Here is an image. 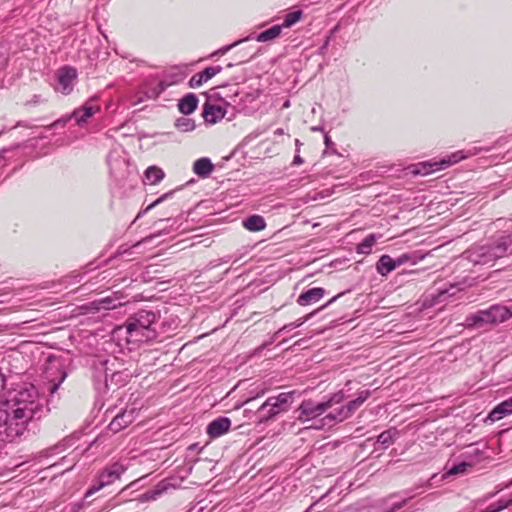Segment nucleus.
I'll list each match as a JSON object with an SVG mask.
<instances>
[{
  "label": "nucleus",
  "instance_id": "obj_1",
  "mask_svg": "<svg viewBox=\"0 0 512 512\" xmlns=\"http://www.w3.org/2000/svg\"><path fill=\"white\" fill-rule=\"evenodd\" d=\"M48 412L46 401L32 384L8 390L0 400V441L12 442L27 431L29 423Z\"/></svg>",
  "mask_w": 512,
  "mask_h": 512
},
{
  "label": "nucleus",
  "instance_id": "obj_2",
  "mask_svg": "<svg viewBox=\"0 0 512 512\" xmlns=\"http://www.w3.org/2000/svg\"><path fill=\"white\" fill-rule=\"evenodd\" d=\"M157 314L153 311L141 310L130 316L124 325L114 329L115 338L124 339L128 345H139L156 338L155 324Z\"/></svg>",
  "mask_w": 512,
  "mask_h": 512
},
{
  "label": "nucleus",
  "instance_id": "obj_3",
  "mask_svg": "<svg viewBox=\"0 0 512 512\" xmlns=\"http://www.w3.org/2000/svg\"><path fill=\"white\" fill-rule=\"evenodd\" d=\"M512 255V231L502 234L490 243L470 248L465 257L473 264L492 266L498 259Z\"/></svg>",
  "mask_w": 512,
  "mask_h": 512
},
{
  "label": "nucleus",
  "instance_id": "obj_4",
  "mask_svg": "<svg viewBox=\"0 0 512 512\" xmlns=\"http://www.w3.org/2000/svg\"><path fill=\"white\" fill-rule=\"evenodd\" d=\"M481 151H489L488 148L471 147L466 150H458L440 160L423 161L411 165L408 169L415 175H428L430 173L447 169L453 164L479 154Z\"/></svg>",
  "mask_w": 512,
  "mask_h": 512
},
{
  "label": "nucleus",
  "instance_id": "obj_5",
  "mask_svg": "<svg viewBox=\"0 0 512 512\" xmlns=\"http://www.w3.org/2000/svg\"><path fill=\"white\" fill-rule=\"evenodd\" d=\"M370 395L371 392L369 390L360 391L355 399L349 401L346 405L326 413L323 417L318 419L315 424L308 426V428L320 430L330 428L337 423L343 422L344 420L348 419L357 409H359L370 397Z\"/></svg>",
  "mask_w": 512,
  "mask_h": 512
},
{
  "label": "nucleus",
  "instance_id": "obj_6",
  "mask_svg": "<svg viewBox=\"0 0 512 512\" xmlns=\"http://www.w3.org/2000/svg\"><path fill=\"white\" fill-rule=\"evenodd\" d=\"M346 399L344 391L340 390L332 394L328 400L323 402H316L312 399L303 400L298 407L297 419L301 423H306L311 420H317L323 416L329 409L335 405L341 404Z\"/></svg>",
  "mask_w": 512,
  "mask_h": 512
},
{
  "label": "nucleus",
  "instance_id": "obj_7",
  "mask_svg": "<svg viewBox=\"0 0 512 512\" xmlns=\"http://www.w3.org/2000/svg\"><path fill=\"white\" fill-rule=\"evenodd\" d=\"M294 395V391H289L269 397L255 412L256 421L264 423L278 414L288 411L294 401Z\"/></svg>",
  "mask_w": 512,
  "mask_h": 512
},
{
  "label": "nucleus",
  "instance_id": "obj_8",
  "mask_svg": "<svg viewBox=\"0 0 512 512\" xmlns=\"http://www.w3.org/2000/svg\"><path fill=\"white\" fill-rule=\"evenodd\" d=\"M511 317L512 311L510 308L497 304L467 316L465 322L468 327H483L487 324L504 322Z\"/></svg>",
  "mask_w": 512,
  "mask_h": 512
},
{
  "label": "nucleus",
  "instance_id": "obj_9",
  "mask_svg": "<svg viewBox=\"0 0 512 512\" xmlns=\"http://www.w3.org/2000/svg\"><path fill=\"white\" fill-rule=\"evenodd\" d=\"M98 112H100L98 99L97 97H91L81 107L75 109L69 116L66 118L58 119L52 123L50 126H48V129L58 126L64 127L66 123L71 119H74L78 126H83L92 116Z\"/></svg>",
  "mask_w": 512,
  "mask_h": 512
},
{
  "label": "nucleus",
  "instance_id": "obj_10",
  "mask_svg": "<svg viewBox=\"0 0 512 512\" xmlns=\"http://www.w3.org/2000/svg\"><path fill=\"white\" fill-rule=\"evenodd\" d=\"M127 470V466L120 461H116L106 466L98 475V484L92 486L86 493V496L92 495L103 487L119 480L122 474Z\"/></svg>",
  "mask_w": 512,
  "mask_h": 512
},
{
  "label": "nucleus",
  "instance_id": "obj_11",
  "mask_svg": "<svg viewBox=\"0 0 512 512\" xmlns=\"http://www.w3.org/2000/svg\"><path fill=\"white\" fill-rule=\"evenodd\" d=\"M77 70L71 66H64L57 71L55 90L63 95H68L73 91Z\"/></svg>",
  "mask_w": 512,
  "mask_h": 512
},
{
  "label": "nucleus",
  "instance_id": "obj_12",
  "mask_svg": "<svg viewBox=\"0 0 512 512\" xmlns=\"http://www.w3.org/2000/svg\"><path fill=\"white\" fill-rule=\"evenodd\" d=\"M66 376L67 374L60 364H52L46 368L45 378L51 383L49 387V391L51 394H54L58 390L62 382L65 380Z\"/></svg>",
  "mask_w": 512,
  "mask_h": 512
},
{
  "label": "nucleus",
  "instance_id": "obj_13",
  "mask_svg": "<svg viewBox=\"0 0 512 512\" xmlns=\"http://www.w3.org/2000/svg\"><path fill=\"white\" fill-rule=\"evenodd\" d=\"M122 293L115 292L111 296L97 299L91 303V307L97 311L112 310L124 305L127 301H123Z\"/></svg>",
  "mask_w": 512,
  "mask_h": 512
},
{
  "label": "nucleus",
  "instance_id": "obj_14",
  "mask_svg": "<svg viewBox=\"0 0 512 512\" xmlns=\"http://www.w3.org/2000/svg\"><path fill=\"white\" fill-rule=\"evenodd\" d=\"M136 417V409L131 408L130 410H124L120 413H118L110 422L108 428L114 433L119 432L120 430L127 427L129 424H131Z\"/></svg>",
  "mask_w": 512,
  "mask_h": 512
},
{
  "label": "nucleus",
  "instance_id": "obj_15",
  "mask_svg": "<svg viewBox=\"0 0 512 512\" xmlns=\"http://www.w3.org/2000/svg\"><path fill=\"white\" fill-rule=\"evenodd\" d=\"M230 427L231 420L228 417H218L208 424L206 432L211 439H215L226 434Z\"/></svg>",
  "mask_w": 512,
  "mask_h": 512
},
{
  "label": "nucleus",
  "instance_id": "obj_16",
  "mask_svg": "<svg viewBox=\"0 0 512 512\" xmlns=\"http://www.w3.org/2000/svg\"><path fill=\"white\" fill-rule=\"evenodd\" d=\"M222 71L221 66L207 67L202 72L194 74L189 80V86L191 88H198L203 83L210 80L212 77Z\"/></svg>",
  "mask_w": 512,
  "mask_h": 512
},
{
  "label": "nucleus",
  "instance_id": "obj_17",
  "mask_svg": "<svg viewBox=\"0 0 512 512\" xmlns=\"http://www.w3.org/2000/svg\"><path fill=\"white\" fill-rule=\"evenodd\" d=\"M325 295V290L321 287L311 288L301 293L296 302L300 306H308L317 303Z\"/></svg>",
  "mask_w": 512,
  "mask_h": 512
},
{
  "label": "nucleus",
  "instance_id": "obj_18",
  "mask_svg": "<svg viewBox=\"0 0 512 512\" xmlns=\"http://www.w3.org/2000/svg\"><path fill=\"white\" fill-rule=\"evenodd\" d=\"M226 110L220 105L204 104L203 117L209 124H215L225 117Z\"/></svg>",
  "mask_w": 512,
  "mask_h": 512
},
{
  "label": "nucleus",
  "instance_id": "obj_19",
  "mask_svg": "<svg viewBox=\"0 0 512 512\" xmlns=\"http://www.w3.org/2000/svg\"><path fill=\"white\" fill-rule=\"evenodd\" d=\"M512 414V397L502 401L488 414L487 419L491 422L498 421L505 416Z\"/></svg>",
  "mask_w": 512,
  "mask_h": 512
},
{
  "label": "nucleus",
  "instance_id": "obj_20",
  "mask_svg": "<svg viewBox=\"0 0 512 512\" xmlns=\"http://www.w3.org/2000/svg\"><path fill=\"white\" fill-rule=\"evenodd\" d=\"M214 170V165L207 157L197 159L193 164V172L200 178L208 177Z\"/></svg>",
  "mask_w": 512,
  "mask_h": 512
},
{
  "label": "nucleus",
  "instance_id": "obj_21",
  "mask_svg": "<svg viewBox=\"0 0 512 512\" xmlns=\"http://www.w3.org/2000/svg\"><path fill=\"white\" fill-rule=\"evenodd\" d=\"M198 98L194 93H188L178 102V109L184 115H189L196 110Z\"/></svg>",
  "mask_w": 512,
  "mask_h": 512
},
{
  "label": "nucleus",
  "instance_id": "obj_22",
  "mask_svg": "<svg viewBox=\"0 0 512 512\" xmlns=\"http://www.w3.org/2000/svg\"><path fill=\"white\" fill-rule=\"evenodd\" d=\"M398 267L396 259L389 255H382L376 263V270L381 276H387Z\"/></svg>",
  "mask_w": 512,
  "mask_h": 512
},
{
  "label": "nucleus",
  "instance_id": "obj_23",
  "mask_svg": "<svg viewBox=\"0 0 512 512\" xmlns=\"http://www.w3.org/2000/svg\"><path fill=\"white\" fill-rule=\"evenodd\" d=\"M341 295H342V293H341V294H338V295H336V296H334V297H333L332 299H330L326 304H324L322 307H320V308L318 309V311H319V310H323L324 308L328 307L330 304H332V303H333V302H334V301H335L339 296H341ZM316 312H317V310H316V311H314V312H312V313H310V314H308V315H306V316H304V317H302V318L297 319L296 321H294V322H292V323H289V324H287V325H284V326H283V327L278 331V333H281L282 331H286V330H287V331H289V330H292V329H295V328H298V327L302 326V325H303L307 320H309V319H310V318H311V317H312Z\"/></svg>",
  "mask_w": 512,
  "mask_h": 512
},
{
  "label": "nucleus",
  "instance_id": "obj_24",
  "mask_svg": "<svg viewBox=\"0 0 512 512\" xmlns=\"http://www.w3.org/2000/svg\"><path fill=\"white\" fill-rule=\"evenodd\" d=\"M164 171L157 166H150L144 172V183L156 185L163 180Z\"/></svg>",
  "mask_w": 512,
  "mask_h": 512
},
{
  "label": "nucleus",
  "instance_id": "obj_25",
  "mask_svg": "<svg viewBox=\"0 0 512 512\" xmlns=\"http://www.w3.org/2000/svg\"><path fill=\"white\" fill-rule=\"evenodd\" d=\"M243 226L252 232H258L266 227L265 219L260 215H251L243 221Z\"/></svg>",
  "mask_w": 512,
  "mask_h": 512
},
{
  "label": "nucleus",
  "instance_id": "obj_26",
  "mask_svg": "<svg viewBox=\"0 0 512 512\" xmlns=\"http://www.w3.org/2000/svg\"><path fill=\"white\" fill-rule=\"evenodd\" d=\"M399 437V431L396 428H390L383 431L378 437L377 442L380 443L384 448L389 447Z\"/></svg>",
  "mask_w": 512,
  "mask_h": 512
},
{
  "label": "nucleus",
  "instance_id": "obj_27",
  "mask_svg": "<svg viewBox=\"0 0 512 512\" xmlns=\"http://www.w3.org/2000/svg\"><path fill=\"white\" fill-rule=\"evenodd\" d=\"M425 258V254H422L420 251H414L411 253H404L400 255L398 258H396V264H398V267L406 264L411 263L413 265L417 264L421 260Z\"/></svg>",
  "mask_w": 512,
  "mask_h": 512
},
{
  "label": "nucleus",
  "instance_id": "obj_28",
  "mask_svg": "<svg viewBox=\"0 0 512 512\" xmlns=\"http://www.w3.org/2000/svg\"><path fill=\"white\" fill-rule=\"evenodd\" d=\"M281 30H282V26L274 25V26L270 27L269 29L259 33L255 39L258 42H267V41L273 40L280 35Z\"/></svg>",
  "mask_w": 512,
  "mask_h": 512
},
{
  "label": "nucleus",
  "instance_id": "obj_29",
  "mask_svg": "<svg viewBox=\"0 0 512 512\" xmlns=\"http://www.w3.org/2000/svg\"><path fill=\"white\" fill-rule=\"evenodd\" d=\"M377 241V237L374 234H370L363 239L361 243L357 245L356 251L358 254L368 255L371 253L372 247Z\"/></svg>",
  "mask_w": 512,
  "mask_h": 512
},
{
  "label": "nucleus",
  "instance_id": "obj_30",
  "mask_svg": "<svg viewBox=\"0 0 512 512\" xmlns=\"http://www.w3.org/2000/svg\"><path fill=\"white\" fill-rule=\"evenodd\" d=\"M107 364L108 361L104 359H99L97 362L94 363L95 378H97L99 381H107L109 371Z\"/></svg>",
  "mask_w": 512,
  "mask_h": 512
},
{
  "label": "nucleus",
  "instance_id": "obj_31",
  "mask_svg": "<svg viewBox=\"0 0 512 512\" xmlns=\"http://www.w3.org/2000/svg\"><path fill=\"white\" fill-rule=\"evenodd\" d=\"M175 127L181 132H190L195 129L196 125L193 119L180 117L175 121Z\"/></svg>",
  "mask_w": 512,
  "mask_h": 512
},
{
  "label": "nucleus",
  "instance_id": "obj_32",
  "mask_svg": "<svg viewBox=\"0 0 512 512\" xmlns=\"http://www.w3.org/2000/svg\"><path fill=\"white\" fill-rule=\"evenodd\" d=\"M462 288L459 286V284H450L448 288L445 289H439L437 298L439 302L445 301L449 297L454 296L458 291H460Z\"/></svg>",
  "mask_w": 512,
  "mask_h": 512
},
{
  "label": "nucleus",
  "instance_id": "obj_33",
  "mask_svg": "<svg viewBox=\"0 0 512 512\" xmlns=\"http://www.w3.org/2000/svg\"><path fill=\"white\" fill-rule=\"evenodd\" d=\"M303 16V12L301 10H296L286 14L284 21L282 23V28H289L296 24Z\"/></svg>",
  "mask_w": 512,
  "mask_h": 512
},
{
  "label": "nucleus",
  "instance_id": "obj_34",
  "mask_svg": "<svg viewBox=\"0 0 512 512\" xmlns=\"http://www.w3.org/2000/svg\"><path fill=\"white\" fill-rule=\"evenodd\" d=\"M108 164H109V167H110V172L112 174H114L116 177H118L117 175V172L121 169V168H124V169H127L128 167V164L126 162L125 159H121V160H113L112 159V156H109L108 158Z\"/></svg>",
  "mask_w": 512,
  "mask_h": 512
},
{
  "label": "nucleus",
  "instance_id": "obj_35",
  "mask_svg": "<svg viewBox=\"0 0 512 512\" xmlns=\"http://www.w3.org/2000/svg\"><path fill=\"white\" fill-rule=\"evenodd\" d=\"M162 493V489H153L150 491L145 492L142 494L139 498L141 502L156 500L160 494Z\"/></svg>",
  "mask_w": 512,
  "mask_h": 512
},
{
  "label": "nucleus",
  "instance_id": "obj_36",
  "mask_svg": "<svg viewBox=\"0 0 512 512\" xmlns=\"http://www.w3.org/2000/svg\"><path fill=\"white\" fill-rule=\"evenodd\" d=\"M468 466H469V464H467L466 462H461L457 465H454L452 468H450L447 472V475H456V474L464 473Z\"/></svg>",
  "mask_w": 512,
  "mask_h": 512
},
{
  "label": "nucleus",
  "instance_id": "obj_37",
  "mask_svg": "<svg viewBox=\"0 0 512 512\" xmlns=\"http://www.w3.org/2000/svg\"><path fill=\"white\" fill-rule=\"evenodd\" d=\"M173 191L171 192H168V193H165L163 194L162 196H160L159 198H157L153 203H151L147 208H146V211L154 208L155 206H157L158 204L162 203L164 200L170 198L172 195H173Z\"/></svg>",
  "mask_w": 512,
  "mask_h": 512
},
{
  "label": "nucleus",
  "instance_id": "obj_38",
  "mask_svg": "<svg viewBox=\"0 0 512 512\" xmlns=\"http://www.w3.org/2000/svg\"><path fill=\"white\" fill-rule=\"evenodd\" d=\"M243 40H239V41H236L230 45H226L222 48H220L219 50H217L213 55H224L226 54L228 51H230L233 47H235L236 45H238L239 43H241Z\"/></svg>",
  "mask_w": 512,
  "mask_h": 512
},
{
  "label": "nucleus",
  "instance_id": "obj_39",
  "mask_svg": "<svg viewBox=\"0 0 512 512\" xmlns=\"http://www.w3.org/2000/svg\"><path fill=\"white\" fill-rule=\"evenodd\" d=\"M329 42H330V38H327L324 42V44L319 48V53L320 54H324L326 49L328 48V45H329Z\"/></svg>",
  "mask_w": 512,
  "mask_h": 512
},
{
  "label": "nucleus",
  "instance_id": "obj_40",
  "mask_svg": "<svg viewBox=\"0 0 512 512\" xmlns=\"http://www.w3.org/2000/svg\"><path fill=\"white\" fill-rule=\"evenodd\" d=\"M324 144L327 148H329L331 145H333V142L331 141L328 134H325V136H324Z\"/></svg>",
  "mask_w": 512,
  "mask_h": 512
},
{
  "label": "nucleus",
  "instance_id": "obj_41",
  "mask_svg": "<svg viewBox=\"0 0 512 512\" xmlns=\"http://www.w3.org/2000/svg\"><path fill=\"white\" fill-rule=\"evenodd\" d=\"M158 87H159V90L157 93L159 94V93L163 92L168 87V84L161 81V82H159Z\"/></svg>",
  "mask_w": 512,
  "mask_h": 512
},
{
  "label": "nucleus",
  "instance_id": "obj_42",
  "mask_svg": "<svg viewBox=\"0 0 512 512\" xmlns=\"http://www.w3.org/2000/svg\"><path fill=\"white\" fill-rule=\"evenodd\" d=\"M303 163V159L299 155H295L293 159V164L300 165Z\"/></svg>",
  "mask_w": 512,
  "mask_h": 512
},
{
  "label": "nucleus",
  "instance_id": "obj_43",
  "mask_svg": "<svg viewBox=\"0 0 512 512\" xmlns=\"http://www.w3.org/2000/svg\"><path fill=\"white\" fill-rule=\"evenodd\" d=\"M4 153H5V151L0 152V167L4 166L6 163Z\"/></svg>",
  "mask_w": 512,
  "mask_h": 512
},
{
  "label": "nucleus",
  "instance_id": "obj_44",
  "mask_svg": "<svg viewBox=\"0 0 512 512\" xmlns=\"http://www.w3.org/2000/svg\"><path fill=\"white\" fill-rule=\"evenodd\" d=\"M275 134L277 135H282L284 134V130L282 128H278L276 131H275Z\"/></svg>",
  "mask_w": 512,
  "mask_h": 512
},
{
  "label": "nucleus",
  "instance_id": "obj_45",
  "mask_svg": "<svg viewBox=\"0 0 512 512\" xmlns=\"http://www.w3.org/2000/svg\"><path fill=\"white\" fill-rule=\"evenodd\" d=\"M322 127H312V131H322Z\"/></svg>",
  "mask_w": 512,
  "mask_h": 512
},
{
  "label": "nucleus",
  "instance_id": "obj_46",
  "mask_svg": "<svg viewBox=\"0 0 512 512\" xmlns=\"http://www.w3.org/2000/svg\"><path fill=\"white\" fill-rule=\"evenodd\" d=\"M288 106H289V101H286L284 104V107H288Z\"/></svg>",
  "mask_w": 512,
  "mask_h": 512
},
{
  "label": "nucleus",
  "instance_id": "obj_47",
  "mask_svg": "<svg viewBox=\"0 0 512 512\" xmlns=\"http://www.w3.org/2000/svg\"><path fill=\"white\" fill-rule=\"evenodd\" d=\"M300 142L299 140H296V146H299Z\"/></svg>",
  "mask_w": 512,
  "mask_h": 512
},
{
  "label": "nucleus",
  "instance_id": "obj_48",
  "mask_svg": "<svg viewBox=\"0 0 512 512\" xmlns=\"http://www.w3.org/2000/svg\"><path fill=\"white\" fill-rule=\"evenodd\" d=\"M305 512H309V509H307Z\"/></svg>",
  "mask_w": 512,
  "mask_h": 512
},
{
  "label": "nucleus",
  "instance_id": "obj_49",
  "mask_svg": "<svg viewBox=\"0 0 512 512\" xmlns=\"http://www.w3.org/2000/svg\"><path fill=\"white\" fill-rule=\"evenodd\" d=\"M510 485H512V480H511V483H510Z\"/></svg>",
  "mask_w": 512,
  "mask_h": 512
}]
</instances>
